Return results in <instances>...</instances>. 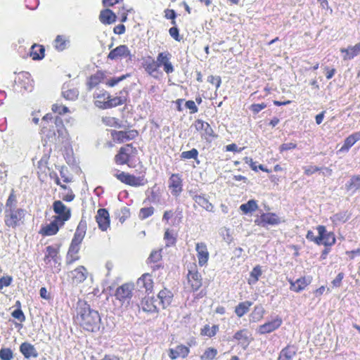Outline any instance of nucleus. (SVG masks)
I'll return each instance as SVG.
<instances>
[{"instance_id": "obj_1", "label": "nucleus", "mask_w": 360, "mask_h": 360, "mask_svg": "<svg viewBox=\"0 0 360 360\" xmlns=\"http://www.w3.org/2000/svg\"><path fill=\"white\" fill-rule=\"evenodd\" d=\"M77 319L86 330L98 332L100 330L101 319L98 311L91 308L86 302L79 301L77 307Z\"/></svg>"}, {"instance_id": "obj_2", "label": "nucleus", "mask_w": 360, "mask_h": 360, "mask_svg": "<svg viewBox=\"0 0 360 360\" xmlns=\"http://www.w3.org/2000/svg\"><path fill=\"white\" fill-rule=\"evenodd\" d=\"M128 94V89L124 88L119 92L118 96L114 97L112 98L110 97V98L106 101L96 100L95 101V105L96 107L102 109H108L117 107L125 103L127 101Z\"/></svg>"}, {"instance_id": "obj_3", "label": "nucleus", "mask_w": 360, "mask_h": 360, "mask_svg": "<svg viewBox=\"0 0 360 360\" xmlns=\"http://www.w3.org/2000/svg\"><path fill=\"white\" fill-rule=\"evenodd\" d=\"M25 212L22 208L4 210V222L6 226L13 229L19 226L25 215Z\"/></svg>"}, {"instance_id": "obj_4", "label": "nucleus", "mask_w": 360, "mask_h": 360, "mask_svg": "<svg viewBox=\"0 0 360 360\" xmlns=\"http://www.w3.org/2000/svg\"><path fill=\"white\" fill-rule=\"evenodd\" d=\"M53 210L56 214L54 219L64 224L71 217V210L64 205L60 200H56L53 203Z\"/></svg>"}, {"instance_id": "obj_5", "label": "nucleus", "mask_w": 360, "mask_h": 360, "mask_svg": "<svg viewBox=\"0 0 360 360\" xmlns=\"http://www.w3.org/2000/svg\"><path fill=\"white\" fill-rule=\"evenodd\" d=\"M133 285L129 283L123 284L117 288L115 296L122 306L128 307L132 297Z\"/></svg>"}, {"instance_id": "obj_6", "label": "nucleus", "mask_w": 360, "mask_h": 360, "mask_svg": "<svg viewBox=\"0 0 360 360\" xmlns=\"http://www.w3.org/2000/svg\"><path fill=\"white\" fill-rule=\"evenodd\" d=\"M189 194L192 199L200 207L205 209L207 212H214V205L209 201L205 193H198L197 191H190Z\"/></svg>"}, {"instance_id": "obj_7", "label": "nucleus", "mask_w": 360, "mask_h": 360, "mask_svg": "<svg viewBox=\"0 0 360 360\" xmlns=\"http://www.w3.org/2000/svg\"><path fill=\"white\" fill-rule=\"evenodd\" d=\"M172 54L168 51L160 52L157 56L158 67H163V70L167 74L172 73L174 71V66L170 62Z\"/></svg>"}, {"instance_id": "obj_8", "label": "nucleus", "mask_w": 360, "mask_h": 360, "mask_svg": "<svg viewBox=\"0 0 360 360\" xmlns=\"http://www.w3.org/2000/svg\"><path fill=\"white\" fill-rule=\"evenodd\" d=\"M168 184L172 195L176 197L179 196L183 190L182 179L181 176L179 174H172L169 179Z\"/></svg>"}, {"instance_id": "obj_9", "label": "nucleus", "mask_w": 360, "mask_h": 360, "mask_svg": "<svg viewBox=\"0 0 360 360\" xmlns=\"http://www.w3.org/2000/svg\"><path fill=\"white\" fill-rule=\"evenodd\" d=\"M131 149L136 150L135 148L132 147V144H127L125 146L121 147L115 156V162L117 165L127 164L130 159Z\"/></svg>"}, {"instance_id": "obj_10", "label": "nucleus", "mask_w": 360, "mask_h": 360, "mask_svg": "<svg viewBox=\"0 0 360 360\" xmlns=\"http://www.w3.org/2000/svg\"><path fill=\"white\" fill-rule=\"evenodd\" d=\"M127 57H129V59L131 60L132 55L127 45H120L117 46L115 49L111 50L108 56V58L112 60Z\"/></svg>"}, {"instance_id": "obj_11", "label": "nucleus", "mask_w": 360, "mask_h": 360, "mask_svg": "<svg viewBox=\"0 0 360 360\" xmlns=\"http://www.w3.org/2000/svg\"><path fill=\"white\" fill-rule=\"evenodd\" d=\"M282 323V319L277 316L274 319L259 326L258 328V333L259 334L270 333L278 329L281 326Z\"/></svg>"}, {"instance_id": "obj_12", "label": "nucleus", "mask_w": 360, "mask_h": 360, "mask_svg": "<svg viewBox=\"0 0 360 360\" xmlns=\"http://www.w3.org/2000/svg\"><path fill=\"white\" fill-rule=\"evenodd\" d=\"M96 220L98 223V228L103 231H107L110 226V216L108 211L105 208H100L97 211Z\"/></svg>"}, {"instance_id": "obj_13", "label": "nucleus", "mask_w": 360, "mask_h": 360, "mask_svg": "<svg viewBox=\"0 0 360 360\" xmlns=\"http://www.w3.org/2000/svg\"><path fill=\"white\" fill-rule=\"evenodd\" d=\"M88 275L87 269L84 266H79L70 272L73 284H79L84 282Z\"/></svg>"}, {"instance_id": "obj_14", "label": "nucleus", "mask_w": 360, "mask_h": 360, "mask_svg": "<svg viewBox=\"0 0 360 360\" xmlns=\"http://www.w3.org/2000/svg\"><path fill=\"white\" fill-rule=\"evenodd\" d=\"M113 139L119 142H124L125 141H130L134 139L139 134L138 131L135 129L124 131H112L111 133Z\"/></svg>"}, {"instance_id": "obj_15", "label": "nucleus", "mask_w": 360, "mask_h": 360, "mask_svg": "<svg viewBox=\"0 0 360 360\" xmlns=\"http://www.w3.org/2000/svg\"><path fill=\"white\" fill-rule=\"evenodd\" d=\"M19 350L26 359L37 358L39 356V353L34 346L27 342H22L20 345Z\"/></svg>"}, {"instance_id": "obj_16", "label": "nucleus", "mask_w": 360, "mask_h": 360, "mask_svg": "<svg viewBox=\"0 0 360 360\" xmlns=\"http://www.w3.org/2000/svg\"><path fill=\"white\" fill-rule=\"evenodd\" d=\"M198 264L200 266L205 265L209 259L207 245L204 243H198L195 246Z\"/></svg>"}, {"instance_id": "obj_17", "label": "nucleus", "mask_w": 360, "mask_h": 360, "mask_svg": "<svg viewBox=\"0 0 360 360\" xmlns=\"http://www.w3.org/2000/svg\"><path fill=\"white\" fill-rule=\"evenodd\" d=\"M158 301L153 296H146L141 302L143 311L148 313L158 312V307L155 302Z\"/></svg>"}, {"instance_id": "obj_18", "label": "nucleus", "mask_w": 360, "mask_h": 360, "mask_svg": "<svg viewBox=\"0 0 360 360\" xmlns=\"http://www.w3.org/2000/svg\"><path fill=\"white\" fill-rule=\"evenodd\" d=\"M281 223L280 218L274 213H263L260 216V221L258 224L265 227L266 225H277Z\"/></svg>"}, {"instance_id": "obj_19", "label": "nucleus", "mask_w": 360, "mask_h": 360, "mask_svg": "<svg viewBox=\"0 0 360 360\" xmlns=\"http://www.w3.org/2000/svg\"><path fill=\"white\" fill-rule=\"evenodd\" d=\"M64 224H60V222L58 220L53 219L51 223L41 228L40 233L46 236L56 235L58 233L59 229Z\"/></svg>"}, {"instance_id": "obj_20", "label": "nucleus", "mask_w": 360, "mask_h": 360, "mask_svg": "<svg viewBox=\"0 0 360 360\" xmlns=\"http://www.w3.org/2000/svg\"><path fill=\"white\" fill-rule=\"evenodd\" d=\"M190 349L188 347L180 345L175 349L170 348L169 349V356L172 360L176 359L179 357L186 358L188 355Z\"/></svg>"}, {"instance_id": "obj_21", "label": "nucleus", "mask_w": 360, "mask_h": 360, "mask_svg": "<svg viewBox=\"0 0 360 360\" xmlns=\"http://www.w3.org/2000/svg\"><path fill=\"white\" fill-rule=\"evenodd\" d=\"M188 281L193 291L198 290L202 286V277L197 271H189Z\"/></svg>"}, {"instance_id": "obj_22", "label": "nucleus", "mask_w": 360, "mask_h": 360, "mask_svg": "<svg viewBox=\"0 0 360 360\" xmlns=\"http://www.w3.org/2000/svg\"><path fill=\"white\" fill-rule=\"evenodd\" d=\"M340 52L344 54L342 56L344 60H351L360 53V42L354 46H349L347 49L342 48L340 49Z\"/></svg>"}, {"instance_id": "obj_23", "label": "nucleus", "mask_w": 360, "mask_h": 360, "mask_svg": "<svg viewBox=\"0 0 360 360\" xmlns=\"http://www.w3.org/2000/svg\"><path fill=\"white\" fill-rule=\"evenodd\" d=\"M172 298L173 293L167 288L160 290L158 295V299L160 300L159 304H162L163 309H165L171 304Z\"/></svg>"}, {"instance_id": "obj_24", "label": "nucleus", "mask_w": 360, "mask_h": 360, "mask_svg": "<svg viewBox=\"0 0 360 360\" xmlns=\"http://www.w3.org/2000/svg\"><path fill=\"white\" fill-rule=\"evenodd\" d=\"M194 127L197 131H204V135L209 137H215L214 130L210 124L202 120H197L194 123Z\"/></svg>"}, {"instance_id": "obj_25", "label": "nucleus", "mask_w": 360, "mask_h": 360, "mask_svg": "<svg viewBox=\"0 0 360 360\" xmlns=\"http://www.w3.org/2000/svg\"><path fill=\"white\" fill-rule=\"evenodd\" d=\"M248 333L247 330L243 329L237 331L233 335V339L238 340L244 349L248 347L250 342Z\"/></svg>"}, {"instance_id": "obj_26", "label": "nucleus", "mask_w": 360, "mask_h": 360, "mask_svg": "<svg viewBox=\"0 0 360 360\" xmlns=\"http://www.w3.org/2000/svg\"><path fill=\"white\" fill-rule=\"evenodd\" d=\"M316 229L319 233L318 236H315L314 233L309 230L307 231L306 238L317 245H321L323 243V234L325 233V226L319 225L316 227Z\"/></svg>"}, {"instance_id": "obj_27", "label": "nucleus", "mask_w": 360, "mask_h": 360, "mask_svg": "<svg viewBox=\"0 0 360 360\" xmlns=\"http://www.w3.org/2000/svg\"><path fill=\"white\" fill-rule=\"evenodd\" d=\"M137 285L140 288H144L146 289V292H151L153 287V282L151 278V276L149 274H143L138 279Z\"/></svg>"}, {"instance_id": "obj_28", "label": "nucleus", "mask_w": 360, "mask_h": 360, "mask_svg": "<svg viewBox=\"0 0 360 360\" xmlns=\"http://www.w3.org/2000/svg\"><path fill=\"white\" fill-rule=\"evenodd\" d=\"M116 15L108 8L102 11L99 15L100 21L105 25H110L115 22Z\"/></svg>"}, {"instance_id": "obj_29", "label": "nucleus", "mask_w": 360, "mask_h": 360, "mask_svg": "<svg viewBox=\"0 0 360 360\" xmlns=\"http://www.w3.org/2000/svg\"><path fill=\"white\" fill-rule=\"evenodd\" d=\"M297 350L294 346L288 345L280 352L278 360H292Z\"/></svg>"}, {"instance_id": "obj_30", "label": "nucleus", "mask_w": 360, "mask_h": 360, "mask_svg": "<svg viewBox=\"0 0 360 360\" xmlns=\"http://www.w3.org/2000/svg\"><path fill=\"white\" fill-rule=\"evenodd\" d=\"M310 281H307L306 278L302 277L297 279L295 281H290V290L297 292L303 290L309 284Z\"/></svg>"}, {"instance_id": "obj_31", "label": "nucleus", "mask_w": 360, "mask_h": 360, "mask_svg": "<svg viewBox=\"0 0 360 360\" xmlns=\"http://www.w3.org/2000/svg\"><path fill=\"white\" fill-rule=\"evenodd\" d=\"M252 304L253 303L250 301H244L240 302L235 307L234 312L238 318H241L249 311L250 308L252 305Z\"/></svg>"}, {"instance_id": "obj_32", "label": "nucleus", "mask_w": 360, "mask_h": 360, "mask_svg": "<svg viewBox=\"0 0 360 360\" xmlns=\"http://www.w3.org/2000/svg\"><path fill=\"white\" fill-rule=\"evenodd\" d=\"M146 183L143 176H135L134 175L127 174L125 184L131 186H143Z\"/></svg>"}, {"instance_id": "obj_33", "label": "nucleus", "mask_w": 360, "mask_h": 360, "mask_svg": "<svg viewBox=\"0 0 360 360\" xmlns=\"http://www.w3.org/2000/svg\"><path fill=\"white\" fill-rule=\"evenodd\" d=\"M45 49L41 45L34 44L31 47L30 56L34 60H41L44 57Z\"/></svg>"}, {"instance_id": "obj_34", "label": "nucleus", "mask_w": 360, "mask_h": 360, "mask_svg": "<svg viewBox=\"0 0 360 360\" xmlns=\"http://www.w3.org/2000/svg\"><path fill=\"white\" fill-rule=\"evenodd\" d=\"M258 208L257 201L255 200H250L246 203H243L240 206V210L244 214L252 213Z\"/></svg>"}, {"instance_id": "obj_35", "label": "nucleus", "mask_w": 360, "mask_h": 360, "mask_svg": "<svg viewBox=\"0 0 360 360\" xmlns=\"http://www.w3.org/2000/svg\"><path fill=\"white\" fill-rule=\"evenodd\" d=\"M68 44L69 41L63 35H58L53 41L55 49L59 51L65 50L68 47Z\"/></svg>"}, {"instance_id": "obj_36", "label": "nucleus", "mask_w": 360, "mask_h": 360, "mask_svg": "<svg viewBox=\"0 0 360 360\" xmlns=\"http://www.w3.org/2000/svg\"><path fill=\"white\" fill-rule=\"evenodd\" d=\"M85 227L82 226V221L79 223L76 232L75 233L74 237L72 240V243L78 244L80 245L85 236Z\"/></svg>"}, {"instance_id": "obj_37", "label": "nucleus", "mask_w": 360, "mask_h": 360, "mask_svg": "<svg viewBox=\"0 0 360 360\" xmlns=\"http://www.w3.org/2000/svg\"><path fill=\"white\" fill-rule=\"evenodd\" d=\"M265 313L264 308L262 304L256 305L250 316L252 321H258L262 319Z\"/></svg>"}, {"instance_id": "obj_38", "label": "nucleus", "mask_w": 360, "mask_h": 360, "mask_svg": "<svg viewBox=\"0 0 360 360\" xmlns=\"http://www.w3.org/2000/svg\"><path fill=\"white\" fill-rule=\"evenodd\" d=\"M218 330L219 326L217 325H213L212 327H210L209 325H205L201 329L200 334L204 336L212 338L216 335Z\"/></svg>"}, {"instance_id": "obj_39", "label": "nucleus", "mask_w": 360, "mask_h": 360, "mask_svg": "<svg viewBox=\"0 0 360 360\" xmlns=\"http://www.w3.org/2000/svg\"><path fill=\"white\" fill-rule=\"evenodd\" d=\"M262 275V269L259 265L255 266L250 272V278L248 280L249 284H255L259 276Z\"/></svg>"}, {"instance_id": "obj_40", "label": "nucleus", "mask_w": 360, "mask_h": 360, "mask_svg": "<svg viewBox=\"0 0 360 360\" xmlns=\"http://www.w3.org/2000/svg\"><path fill=\"white\" fill-rule=\"evenodd\" d=\"M335 243V237L333 232H328L325 228V233L323 234V243L325 246H331Z\"/></svg>"}, {"instance_id": "obj_41", "label": "nucleus", "mask_w": 360, "mask_h": 360, "mask_svg": "<svg viewBox=\"0 0 360 360\" xmlns=\"http://www.w3.org/2000/svg\"><path fill=\"white\" fill-rule=\"evenodd\" d=\"M145 70L151 76H154L153 73L158 71V64L157 61L155 62L154 60H151L150 61H146L144 65Z\"/></svg>"}, {"instance_id": "obj_42", "label": "nucleus", "mask_w": 360, "mask_h": 360, "mask_svg": "<svg viewBox=\"0 0 360 360\" xmlns=\"http://www.w3.org/2000/svg\"><path fill=\"white\" fill-rule=\"evenodd\" d=\"M17 207V197L15 194V191L13 189L11 190V192L6 202L5 210L8 209H13Z\"/></svg>"}, {"instance_id": "obj_43", "label": "nucleus", "mask_w": 360, "mask_h": 360, "mask_svg": "<svg viewBox=\"0 0 360 360\" xmlns=\"http://www.w3.org/2000/svg\"><path fill=\"white\" fill-rule=\"evenodd\" d=\"M46 254L44 257L45 262H50L51 259H55L57 255H58V250L52 245L47 246L46 248Z\"/></svg>"}, {"instance_id": "obj_44", "label": "nucleus", "mask_w": 360, "mask_h": 360, "mask_svg": "<svg viewBox=\"0 0 360 360\" xmlns=\"http://www.w3.org/2000/svg\"><path fill=\"white\" fill-rule=\"evenodd\" d=\"M347 190H354L356 191L360 188V176H352L349 181L346 184Z\"/></svg>"}, {"instance_id": "obj_45", "label": "nucleus", "mask_w": 360, "mask_h": 360, "mask_svg": "<svg viewBox=\"0 0 360 360\" xmlns=\"http://www.w3.org/2000/svg\"><path fill=\"white\" fill-rule=\"evenodd\" d=\"M217 354V350L213 347L207 348L200 356L201 360H213Z\"/></svg>"}, {"instance_id": "obj_46", "label": "nucleus", "mask_w": 360, "mask_h": 360, "mask_svg": "<svg viewBox=\"0 0 360 360\" xmlns=\"http://www.w3.org/2000/svg\"><path fill=\"white\" fill-rule=\"evenodd\" d=\"M62 94L66 100L74 101L78 97L79 91L75 89H72L63 91Z\"/></svg>"}, {"instance_id": "obj_47", "label": "nucleus", "mask_w": 360, "mask_h": 360, "mask_svg": "<svg viewBox=\"0 0 360 360\" xmlns=\"http://www.w3.org/2000/svg\"><path fill=\"white\" fill-rule=\"evenodd\" d=\"M154 213L153 207L150 206L148 207H142L139 214V217L141 219H146L150 217Z\"/></svg>"}, {"instance_id": "obj_48", "label": "nucleus", "mask_w": 360, "mask_h": 360, "mask_svg": "<svg viewBox=\"0 0 360 360\" xmlns=\"http://www.w3.org/2000/svg\"><path fill=\"white\" fill-rule=\"evenodd\" d=\"M1 360H12L13 359V352L10 348L3 347L0 349Z\"/></svg>"}, {"instance_id": "obj_49", "label": "nucleus", "mask_w": 360, "mask_h": 360, "mask_svg": "<svg viewBox=\"0 0 360 360\" xmlns=\"http://www.w3.org/2000/svg\"><path fill=\"white\" fill-rule=\"evenodd\" d=\"M198 155V151L195 148H193L191 150L184 151L181 153V159H194L197 160Z\"/></svg>"}, {"instance_id": "obj_50", "label": "nucleus", "mask_w": 360, "mask_h": 360, "mask_svg": "<svg viewBox=\"0 0 360 360\" xmlns=\"http://www.w3.org/2000/svg\"><path fill=\"white\" fill-rule=\"evenodd\" d=\"M101 75L100 74H96L94 75H91L88 81V85L89 86V89H93L97 84L101 82Z\"/></svg>"}, {"instance_id": "obj_51", "label": "nucleus", "mask_w": 360, "mask_h": 360, "mask_svg": "<svg viewBox=\"0 0 360 360\" xmlns=\"http://www.w3.org/2000/svg\"><path fill=\"white\" fill-rule=\"evenodd\" d=\"M164 238L167 241V244H166L167 246L173 245L175 244V243L176 241V239L174 236V234L169 229H167L165 231V235H164Z\"/></svg>"}, {"instance_id": "obj_52", "label": "nucleus", "mask_w": 360, "mask_h": 360, "mask_svg": "<svg viewBox=\"0 0 360 360\" xmlns=\"http://www.w3.org/2000/svg\"><path fill=\"white\" fill-rule=\"evenodd\" d=\"M129 76V75L127 74V75H123L120 77L110 78V79L108 80V82H106V84L111 87L115 86V85H117L118 83H120V82L125 79Z\"/></svg>"}, {"instance_id": "obj_53", "label": "nucleus", "mask_w": 360, "mask_h": 360, "mask_svg": "<svg viewBox=\"0 0 360 360\" xmlns=\"http://www.w3.org/2000/svg\"><path fill=\"white\" fill-rule=\"evenodd\" d=\"M332 219L334 222L345 223L349 219V216L347 214V212H339L334 214Z\"/></svg>"}, {"instance_id": "obj_54", "label": "nucleus", "mask_w": 360, "mask_h": 360, "mask_svg": "<svg viewBox=\"0 0 360 360\" xmlns=\"http://www.w3.org/2000/svg\"><path fill=\"white\" fill-rule=\"evenodd\" d=\"M165 17L167 18V19H170L172 20L171 21V24L172 25H176V13L175 12L174 10L173 9H165Z\"/></svg>"}, {"instance_id": "obj_55", "label": "nucleus", "mask_w": 360, "mask_h": 360, "mask_svg": "<svg viewBox=\"0 0 360 360\" xmlns=\"http://www.w3.org/2000/svg\"><path fill=\"white\" fill-rule=\"evenodd\" d=\"M355 144V142L349 135L344 141L343 146L340 148V151H348L349 149Z\"/></svg>"}, {"instance_id": "obj_56", "label": "nucleus", "mask_w": 360, "mask_h": 360, "mask_svg": "<svg viewBox=\"0 0 360 360\" xmlns=\"http://www.w3.org/2000/svg\"><path fill=\"white\" fill-rule=\"evenodd\" d=\"M265 108H266V104L264 103H254L250 106V110L253 112V114L255 115V114L259 113L261 110H262Z\"/></svg>"}, {"instance_id": "obj_57", "label": "nucleus", "mask_w": 360, "mask_h": 360, "mask_svg": "<svg viewBox=\"0 0 360 360\" xmlns=\"http://www.w3.org/2000/svg\"><path fill=\"white\" fill-rule=\"evenodd\" d=\"M54 123L57 132L58 133V136L62 135L64 129L63 122L62 119L60 117L56 116L54 120Z\"/></svg>"}, {"instance_id": "obj_58", "label": "nucleus", "mask_w": 360, "mask_h": 360, "mask_svg": "<svg viewBox=\"0 0 360 360\" xmlns=\"http://www.w3.org/2000/svg\"><path fill=\"white\" fill-rule=\"evenodd\" d=\"M52 110L54 112H58L59 115H63L67 113L69 110L68 108L64 105H58V104H53L52 105Z\"/></svg>"}, {"instance_id": "obj_59", "label": "nucleus", "mask_w": 360, "mask_h": 360, "mask_svg": "<svg viewBox=\"0 0 360 360\" xmlns=\"http://www.w3.org/2000/svg\"><path fill=\"white\" fill-rule=\"evenodd\" d=\"M11 315L13 318L18 319L20 322H23L25 321V316L20 308H18V309H15L11 313Z\"/></svg>"}, {"instance_id": "obj_60", "label": "nucleus", "mask_w": 360, "mask_h": 360, "mask_svg": "<svg viewBox=\"0 0 360 360\" xmlns=\"http://www.w3.org/2000/svg\"><path fill=\"white\" fill-rule=\"evenodd\" d=\"M13 281V278L11 276H3L0 278V290L3 289L4 287L9 286Z\"/></svg>"}, {"instance_id": "obj_61", "label": "nucleus", "mask_w": 360, "mask_h": 360, "mask_svg": "<svg viewBox=\"0 0 360 360\" xmlns=\"http://www.w3.org/2000/svg\"><path fill=\"white\" fill-rule=\"evenodd\" d=\"M162 256H161V253H160V251H153L148 260L150 262H153V263H155V262H158L159 260H160Z\"/></svg>"}, {"instance_id": "obj_62", "label": "nucleus", "mask_w": 360, "mask_h": 360, "mask_svg": "<svg viewBox=\"0 0 360 360\" xmlns=\"http://www.w3.org/2000/svg\"><path fill=\"white\" fill-rule=\"evenodd\" d=\"M169 33L170 36L172 38H174L175 40L180 41V39H179V30L178 27H176V25H173V27H172L169 30Z\"/></svg>"}, {"instance_id": "obj_63", "label": "nucleus", "mask_w": 360, "mask_h": 360, "mask_svg": "<svg viewBox=\"0 0 360 360\" xmlns=\"http://www.w3.org/2000/svg\"><path fill=\"white\" fill-rule=\"evenodd\" d=\"M297 147V144L295 143H283L279 147L280 152H283L285 150L294 149Z\"/></svg>"}, {"instance_id": "obj_64", "label": "nucleus", "mask_w": 360, "mask_h": 360, "mask_svg": "<svg viewBox=\"0 0 360 360\" xmlns=\"http://www.w3.org/2000/svg\"><path fill=\"white\" fill-rule=\"evenodd\" d=\"M79 248H80L79 245L71 242L68 252V255H77L79 251Z\"/></svg>"}]
</instances>
